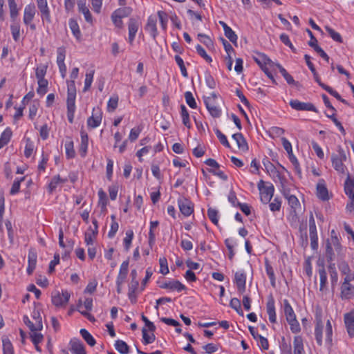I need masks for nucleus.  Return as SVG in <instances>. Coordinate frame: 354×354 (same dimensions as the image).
I'll return each mask as SVG.
<instances>
[{
    "label": "nucleus",
    "mask_w": 354,
    "mask_h": 354,
    "mask_svg": "<svg viewBox=\"0 0 354 354\" xmlns=\"http://www.w3.org/2000/svg\"><path fill=\"white\" fill-rule=\"evenodd\" d=\"M78 74L79 68L77 67L73 68L70 74L71 80L67 81V118L68 122L71 124L73 122L75 112L76 109V87L75 84V80L77 78Z\"/></svg>",
    "instance_id": "1"
},
{
    "label": "nucleus",
    "mask_w": 354,
    "mask_h": 354,
    "mask_svg": "<svg viewBox=\"0 0 354 354\" xmlns=\"http://www.w3.org/2000/svg\"><path fill=\"white\" fill-rule=\"evenodd\" d=\"M346 160V155L342 147H339L337 153H332L331 162L332 166L335 170L339 174H344L346 169L344 162Z\"/></svg>",
    "instance_id": "2"
},
{
    "label": "nucleus",
    "mask_w": 354,
    "mask_h": 354,
    "mask_svg": "<svg viewBox=\"0 0 354 354\" xmlns=\"http://www.w3.org/2000/svg\"><path fill=\"white\" fill-rule=\"evenodd\" d=\"M315 331L314 335L317 344L319 346L323 344V330H324V322L322 319V310L321 308H317L315 310Z\"/></svg>",
    "instance_id": "3"
},
{
    "label": "nucleus",
    "mask_w": 354,
    "mask_h": 354,
    "mask_svg": "<svg viewBox=\"0 0 354 354\" xmlns=\"http://www.w3.org/2000/svg\"><path fill=\"white\" fill-rule=\"evenodd\" d=\"M354 279V276L348 274L344 279V281L341 286L340 297L342 299H350L354 297V286L351 281Z\"/></svg>",
    "instance_id": "4"
},
{
    "label": "nucleus",
    "mask_w": 354,
    "mask_h": 354,
    "mask_svg": "<svg viewBox=\"0 0 354 354\" xmlns=\"http://www.w3.org/2000/svg\"><path fill=\"white\" fill-rule=\"evenodd\" d=\"M258 189L261 193V201L263 203L267 204L271 201L274 192V187L272 183L265 186V182L263 180H259Z\"/></svg>",
    "instance_id": "5"
},
{
    "label": "nucleus",
    "mask_w": 354,
    "mask_h": 354,
    "mask_svg": "<svg viewBox=\"0 0 354 354\" xmlns=\"http://www.w3.org/2000/svg\"><path fill=\"white\" fill-rule=\"evenodd\" d=\"M71 297V294L67 290H62V292L57 291L52 295V303L57 306H64L67 304Z\"/></svg>",
    "instance_id": "6"
},
{
    "label": "nucleus",
    "mask_w": 354,
    "mask_h": 354,
    "mask_svg": "<svg viewBox=\"0 0 354 354\" xmlns=\"http://www.w3.org/2000/svg\"><path fill=\"white\" fill-rule=\"evenodd\" d=\"M102 120V112L99 106L94 107L92 115L87 119V126L89 128L95 129L99 127Z\"/></svg>",
    "instance_id": "7"
},
{
    "label": "nucleus",
    "mask_w": 354,
    "mask_h": 354,
    "mask_svg": "<svg viewBox=\"0 0 354 354\" xmlns=\"http://www.w3.org/2000/svg\"><path fill=\"white\" fill-rule=\"evenodd\" d=\"M290 106L297 111H309L317 113V108L310 102H302L298 100H291L289 102Z\"/></svg>",
    "instance_id": "8"
},
{
    "label": "nucleus",
    "mask_w": 354,
    "mask_h": 354,
    "mask_svg": "<svg viewBox=\"0 0 354 354\" xmlns=\"http://www.w3.org/2000/svg\"><path fill=\"white\" fill-rule=\"evenodd\" d=\"M140 22L135 18H130L128 21V41L132 45L135 39L136 33L138 32L140 28Z\"/></svg>",
    "instance_id": "9"
},
{
    "label": "nucleus",
    "mask_w": 354,
    "mask_h": 354,
    "mask_svg": "<svg viewBox=\"0 0 354 354\" xmlns=\"http://www.w3.org/2000/svg\"><path fill=\"white\" fill-rule=\"evenodd\" d=\"M344 322L350 338L354 337V310L344 314Z\"/></svg>",
    "instance_id": "10"
},
{
    "label": "nucleus",
    "mask_w": 354,
    "mask_h": 354,
    "mask_svg": "<svg viewBox=\"0 0 354 354\" xmlns=\"http://www.w3.org/2000/svg\"><path fill=\"white\" fill-rule=\"evenodd\" d=\"M234 282L236 283L237 290L243 294L246 288V274L243 271H238L234 274Z\"/></svg>",
    "instance_id": "11"
},
{
    "label": "nucleus",
    "mask_w": 354,
    "mask_h": 354,
    "mask_svg": "<svg viewBox=\"0 0 354 354\" xmlns=\"http://www.w3.org/2000/svg\"><path fill=\"white\" fill-rule=\"evenodd\" d=\"M37 5L41 12L42 20H46L49 24L51 23L50 13L47 0H37Z\"/></svg>",
    "instance_id": "12"
},
{
    "label": "nucleus",
    "mask_w": 354,
    "mask_h": 354,
    "mask_svg": "<svg viewBox=\"0 0 354 354\" xmlns=\"http://www.w3.org/2000/svg\"><path fill=\"white\" fill-rule=\"evenodd\" d=\"M69 346L72 354H86L83 343L77 338L71 339Z\"/></svg>",
    "instance_id": "13"
},
{
    "label": "nucleus",
    "mask_w": 354,
    "mask_h": 354,
    "mask_svg": "<svg viewBox=\"0 0 354 354\" xmlns=\"http://www.w3.org/2000/svg\"><path fill=\"white\" fill-rule=\"evenodd\" d=\"M180 212L185 216H189L194 211L192 202L187 198H179L178 201Z\"/></svg>",
    "instance_id": "14"
},
{
    "label": "nucleus",
    "mask_w": 354,
    "mask_h": 354,
    "mask_svg": "<svg viewBox=\"0 0 354 354\" xmlns=\"http://www.w3.org/2000/svg\"><path fill=\"white\" fill-rule=\"evenodd\" d=\"M160 287L163 289L181 292L187 289L186 286L178 280L168 281L162 283Z\"/></svg>",
    "instance_id": "15"
},
{
    "label": "nucleus",
    "mask_w": 354,
    "mask_h": 354,
    "mask_svg": "<svg viewBox=\"0 0 354 354\" xmlns=\"http://www.w3.org/2000/svg\"><path fill=\"white\" fill-rule=\"evenodd\" d=\"M254 60L261 69L268 65L273 66L276 64L266 54L261 53H258L257 56L254 57Z\"/></svg>",
    "instance_id": "16"
},
{
    "label": "nucleus",
    "mask_w": 354,
    "mask_h": 354,
    "mask_svg": "<svg viewBox=\"0 0 354 354\" xmlns=\"http://www.w3.org/2000/svg\"><path fill=\"white\" fill-rule=\"evenodd\" d=\"M36 13V8L34 4L30 3L26 6L24 12L23 21L24 24L28 25L33 20Z\"/></svg>",
    "instance_id": "17"
},
{
    "label": "nucleus",
    "mask_w": 354,
    "mask_h": 354,
    "mask_svg": "<svg viewBox=\"0 0 354 354\" xmlns=\"http://www.w3.org/2000/svg\"><path fill=\"white\" fill-rule=\"evenodd\" d=\"M266 310L268 315L269 321L271 323H275L277 320L274 299L272 295H270L266 304Z\"/></svg>",
    "instance_id": "18"
},
{
    "label": "nucleus",
    "mask_w": 354,
    "mask_h": 354,
    "mask_svg": "<svg viewBox=\"0 0 354 354\" xmlns=\"http://www.w3.org/2000/svg\"><path fill=\"white\" fill-rule=\"evenodd\" d=\"M204 103L210 115L214 118H219L221 115V110L214 105V102H210V97L204 98Z\"/></svg>",
    "instance_id": "19"
},
{
    "label": "nucleus",
    "mask_w": 354,
    "mask_h": 354,
    "mask_svg": "<svg viewBox=\"0 0 354 354\" xmlns=\"http://www.w3.org/2000/svg\"><path fill=\"white\" fill-rule=\"evenodd\" d=\"M81 143L80 145L79 152L82 157H85L87 153L88 145V136L87 133L83 129L80 131Z\"/></svg>",
    "instance_id": "20"
},
{
    "label": "nucleus",
    "mask_w": 354,
    "mask_h": 354,
    "mask_svg": "<svg viewBox=\"0 0 354 354\" xmlns=\"http://www.w3.org/2000/svg\"><path fill=\"white\" fill-rule=\"evenodd\" d=\"M318 273L320 279L319 290L324 292L327 290V274L323 263L319 264Z\"/></svg>",
    "instance_id": "21"
},
{
    "label": "nucleus",
    "mask_w": 354,
    "mask_h": 354,
    "mask_svg": "<svg viewBox=\"0 0 354 354\" xmlns=\"http://www.w3.org/2000/svg\"><path fill=\"white\" fill-rule=\"evenodd\" d=\"M157 19L155 16H149L147 19L145 29L149 32L151 35L155 39L158 35V30L156 27Z\"/></svg>",
    "instance_id": "22"
},
{
    "label": "nucleus",
    "mask_w": 354,
    "mask_h": 354,
    "mask_svg": "<svg viewBox=\"0 0 354 354\" xmlns=\"http://www.w3.org/2000/svg\"><path fill=\"white\" fill-rule=\"evenodd\" d=\"M317 196L322 201H327L329 198L328 192L324 180H320L317 185Z\"/></svg>",
    "instance_id": "23"
},
{
    "label": "nucleus",
    "mask_w": 354,
    "mask_h": 354,
    "mask_svg": "<svg viewBox=\"0 0 354 354\" xmlns=\"http://www.w3.org/2000/svg\"><path fill=\"white\" fill-rule=\"evenodd\" d=\"M37 253L32 250H30L28 254V267H27V274L28 275H31L35 269L36 263H37Z\"/></svg>",
    "instance_id": "24"
},
{
    "label": "nucleus",
    "mask_w": 354,
    "mask_h": 354,
    "mask_svg": "<svg viewBox=\"0 0 354 354\" xmlns=\"http://www.w3.org/2000/svg\"><path fill=\"white\" fill-rule=\"evenodd\" d=\"M232 138L236 141L239 150L243 152H245L248 150V143L241 133H236L233 134Z\"/></svg>",
    "instance_id": "25"
},
{
    "label": "nucleus",
    "mask_w": 354,
    "mask_h": 354,
    "mask_svg": "<svg viewBox=\"0 0 354 354\" xmlns=\"http://www.w3.org/2000/svg\"><path fill=\"white\" fill-rule=\"evenodd\" d=\"M129 271V261H124L120 266L119 274L117 277L119 283H124Z\"/></svg>",
    "instance_id": "26"
},
{
    "label": "nucleus",
    "mask_w": 354,
    "mask_h": 354,
    "mask_svg": "<svg viewBox=\"0 0 354 354\" xmlns=\"http://www.w3.org/2000/svg\"><path fill=\"white\" fill-rule=\"evenodd\" d=\"M79 12H82L87 22L92 21L91 14L86 5V0H80L77 2Z\"/></svg>",
    "instance_id": "27"
},
{
    "label": "nucleus",
    "mask_w": 354,
    "mask_h": 354,
    "mask_svg": "<svg viewBox=\"0 0 354 354\" xmlns=\"http://www.w3.org/2000/svg\"><path fill=\"white\" fill-rule=\"evenodd\" d=\"M293 354H306L303 339L301 336H295L293 340Z\"/></svg>",
    "instance_id": "28"
},
{
    "label": "nucleus",
    "mask_w": 354,
    "mask_h": 354,
    "mask_svg": "<svg viewBox=\"0 0 354 354\" xmlns=\"http://www.w3.org/2000/svg\"><path fill=\"white\" fill-rule=\"evenodd\" d=\"M10 30L12 38L15 41H18L20 38V24L18 19L11 21Z\"/></svg>",
    "instance_id": "29"
},
{
    "label": "nucleus",
    "mask_w": 354,
    "mask_h": 354,
    "mask_svg": "<svg viewBox=\"0 0 354 354\" xmlns=\"http://www.w3.org/2000/svg\"><path fill=\"white\" fill-rule=\"evenodd\" d=\"M68 26L73 35L77 40H80L81 39L82 34L77 21L74 19H70L68 21Z\"/></svg>",
    "instance_id": "30"
},
{
    "label": "nucleus",
    "mask_w": 354,
    "mask_h": 354,
    "mask_svg": "<svg viewBox=\"0 0 354 354\" xmlns=\"http://www.w3.org/2000/svg\"><path fill=\"white\" fill-rule=\"evenodd\" d=\"M325 342L328 346H332L333 344V328L330 319H328L326 323L325 326Z\"/></svg>",
    "instance_id": "31"
},
{
    "label": "nucleus",
    "mask_w": 354,
    "mask_h": 354,
    "mask_svg": "<svg viewBox=\"0 0 354 354\" xmlns=\"http://www.w3.org/2000/svg\"><path fill=\"white\" fill-rule=\"evenodd\" d=\"M158 225L159 222L158 221L150 222V228L149 232V245L151 248L155 244L156 234L154 233V230L158 226Z\"/></svg>",
    "instance_id": "32"
},
{
    "label": "nucleus",
    "mask_w": 354,
    "mask_h": 354,
    "mask_svg": "<svg viewBox=\"0 0 354 354\" xmlns=\"http://www.w3.org/2000/svg\"><path fill=\"white\" fill-rule=\"evenodd\" d=\"M284 314L287 322L296 318L295 312L287 299L283 301Z\"/></svg>",
    "instance_id": "33"
},
{
    "label": "nucleus",
    "mask_w": 354,
    "mask_h": 354,
    "mask_svg": "<svg viewBox=\"0 0 354 354\" xmlns=\"http://www.w3.org/2000/svg\"><path fill=\"white\" fill-rule=\"evenodd\" d=\"M132 12V9L130 7H125L124 6L122 8H120L116 9L113 13H114V17L118 18H124L129 16Z\"/></svg>",
    "instance_id": "34"
},
{
    "label": "nucleus",
    "mask_w": 354,
    "mask_h": 354,
    "mask_svg": "<svg viewBox=\"0 0 354 354\" xmlns=\"http://www.w3.org/2000/svg\"><path fill=\"white\" fill-rule=\"evenodd\" d=\"M11 21L17 19L19 10L15 0H8Z\"/></svg>",
    "instance_id": "35"
},
{
    "label": "nucleus",
    "mask_w": 354,
    "mask_h": 354,
    "mask_svg": "<svg viewBox=\"0 0 354 354\" xmlns=\"http://www.w3.org/2000/svg\"><path fill=\"white\" fill-rule=\"evenodd\" d=\"M180 115L182 117L183 124L188 129H189L191 127L189 114L186 106L184 104L180 105Z\"/></svg>",
    "instance_id": "36"
},
{
    "label": "nucleus",
    "mask_w": 354,
    "mask_h": 354,
    "mask_svg": "<svg viewBox=\"0 0 354 354\" xmlns=\"http://www.w3.org/2000/svg\"><path fill=\"white\" fill-rule=\"evenodd\" d=\"M65 182H66V179H62L59 175H56L53 176L50 183L48 184V192L50 193H53V192L56 189L59 183H64Z\"/></svg>",
    "instance_id": "37"
},
{
    "label": "nucleus",
    "mask_w": 354,
    "mask_h": 354,
    "mask_svg": "<svg viewBox=\"0 0 354 354\" xmlns=\"http://www.w3.org/2000/svg\"><path fill=\"white\" fill-rule=\"evenodd\" d=\"M115 348L121 354H128L129 353V346L123 340L118 339L115 341Z\"/></svg>",
    "instance_id": "38"
},
{
    "label": "nucleus",
    "mask_w": 354,
    "mask_h": 354,
    "mask_svg": "<svg viewBox=\"0 0 354 354\" xmlns=\"http://www.w3.org/2000/svg\"><path fill=\"white\" fill-rule=\"evenodd\" d=\"M275 66L277 67L281 75L284 77L288 84H295V81L294 80L293 77L280 64H276Z\"/></svg>",
    "instance_id": "39"
},
{
    "label": "nucleus",
    "mask_w": 354,
    "mask_h": 354,
    "mask_svg": "<svg viewBox=\"0 0 354 354\" xmlns=\"http://www.w3.org/2000/svg\"><path fill=\"white\" fill-rule=\"evenodd\" d=\"M80 333L89 346H93L95 344L96 342L95 339L87 330L82 328Z\"/></svg>",
    "instance_id": "40"
},
{
    "label": "nucleus",
    "mask_w": 354,
    "mask_h": 354,
    "mask_svg": "<svg viewBox=\"0 0 354 354\" xmlns=\"http://www.w3.org/2000/svg\"><path fill=\"white\" fill-rule=\"evenodd\" d=\"M133 231L132 230H128L125 233V237L123 240L124 247L126 251H129L132 240L133 239Z\"/></svg>",
    "instance_id": "41"
},
{
    "label": "nucleus",
    "mask_w": 354,
    "mask_h": 354,
    "mask_svg": "<svg viewBox=\"0 0 354 354\" xmlns=\"http://www.w3.org/2000/svg\"><path fill=\"white\" fill-rule=\"evenodd\" d=\"M66 156L68 159L73 158L75 156V151L74 150V144L72 140L68 141L64 145Z\"/></svg>",
    "instance_id": "42"
},
{
    "label": "nucleus",
    "mask_w": 354,
    "mask_h": 354,
    "mask_svg": "<svg viewBox=\"0 0 354 354\" xmlns=\"http://www.w3.org/2000/svg\"><path fill=\"white\" fill-rule=\"evenodd\" d=\"M142 343L145 345L149 344L155 341L156 337L153 334V332H151L152 333L151 335L148 334L147 329L145 328H143L142 330Z\"/></svg>",
    "instance_id": "43"
},
{
    "label": "nucleus",
    "mask_w": 354,
    "mask_h": 354,
    "mask_svg": "<svg viewBox=\"0 0 354 354\" xmlns=\"http://www.w3.org/2000/svg\"><path fill=\"white\" fill-rule=\"evenodd\" d=\"M309 236L311 248L313 250H315L318 248V236L317 229L309 230Z\"/></svg>",
    "instance_id": "44"
},
{
    "label": "nucleus",
    "mask_w": 354,
    "mask_h": 354,
    "mask_svg": "<svg viewBox=\"0 0 354 354\" xmlns=\"http://www.w3.org/2000/svg\"><path fill=\"white\" fill-rule=\"evenodd\" d=\"M266 271L270 280L272 286L274 288L276 286V279L274 269L268 262L266 263Z\"/></svg>",
    "instance_id": "45"
},
{
    "label": "nucleus",
    "mask_w": 354,
    "mask_h": 354,
    "mask_svg": "<svg viewBox=\"0 0 354 354\" xmlns=\"http://www.w3.org/2000/svg\"><path fill=\"white\" fill-rule=\"evenodd\" d=\"M354 191V179L349 175L347 176L344 183V192L346 195L351 194Z\"/></svg>",
    "instance_id": "46"
},
{
    "label": "nucleus",
    "mask_w": 354,
    "mask_h": 354,
    "mask_svg": "<svg viewBox=\"0 0 354 354\" xmlns=\"http://www.w3.org/2000/svg\"><path fill=\"white\" fill-rule=\"evenodd\" d=\"M174 59H175L176 64H178V66L180 68L182 75L184 77H187L188 73H187V71L185 67V63L183 62V59L179 55H175Z\"/></svg>",
    "instance_id": "47"
},
{
    "label": "nucleus",
    "mask_w": 354,
    "mask_h": 354,
    "mask_svg": "<svg viewBox=\"0 0 354 354\" xmlns=\"http://www.w3.org/2000/svg\"><path fill=\"white\" fill-rule=\"evenodd\" d=\"M218 212L214 208L209 207L207 209V216L209 220L216 225L218 224Z\"/></svg>",
    "instance_id": "48"
},
{
    "label": "nucleus",
    "mask_w": 354,
    "mask_h": 354,
    "mask_svg": "<svg viewBox=\"0 0 354 354\" xmlns=\"http://www.w3.org/2000/svg\"><path fill=\"white\" fill-rule=\"evenodd\" d=\"M262 162H263V166L265 167V169H266V171L268 174H276V173H277V168L270 161V160L267 157L263 158Z\"/></svg>",
    "instance_id": "49"
},
{
    "label": "nucleus",
    "mask_w": 354,
    "mask_h": 354,
    "mask_svg": "<svg viewBox=\"0 0 354 354\" xmlns=\"http://www.w3.org/2000/svg\"><path fill=\"white\" fill-rule=\"evenodd\" d=\"M38 88L37 89V92L40 95H44L47 92V86H48V81L44 80H37Z\"/></svg>",
    "instance_id": "50"
},
{
    "label": "nucleus",
    "mask_w": 354,
    "mask_h": 354,
    "mask_svg": "<svg viewBox=\"0 0 354 354\" xmlns=\"http://www.w3.org/2000/svg\"><path fill=\"white\" fill-rule=\"evenodd\" d=\"M230 306L232 308L234 309L239 315L243 316V313L241 309V301L239 299L234 297L230 301Z\"/></svg>",
    "instance_id": "51"
},
{
    "label": "nucleus",
    "mask_w": 354,
    "mask_h": 354,
    "mask_svg": "<svg viewBox=\"0 0 354 354\" xmlns=\"http://www.w3.org/2000/svg\"><path fill=\"white\" fill-rule=\"evenodd\" d=\"M32 318L35 321V327H37L38 330H41L43 328V325H42V319H41L39 311L37 310H34L32 312Z\"/></svg>",
    "instance_id": "52"
},
{
    "label": "nucleus",
    "mask_w": 354,
    "mask_h": 354,
    "mask_svg": "<svg viewBox=\"0 0 354 354\" xmlns=\"http://www.w3.org/2000/svg\"><path fill=\"white\" fill-rule=\"evenodd\" d=\"M325 29L327 32L329 34L330 37L335 41L339 43H342V38L339 33L335 31L332 28L326 26H325Z\"/></svg>",
    "instance_id": "53"
},
{
    "label": "nucleus",
    "mask_w": 354,
    "mask_h": 354,
    "mask_svg": "<svg viewBox=\"0 0 354 354\" xmlns=\"http://www.w3.org/2000/svg\"><path fill=\"white\" fill-rule=\"evenodd\" d=\"M214 132H215L218 139L219 140V141L221 142V143L223 145H224L227 148L231 147V146L227 139V137L218 129H217V128L215 129Z\"/></svg>",
    "instance_id": "54"
},
{
    "label": "nucleus",
    "mask_w": 354,
    "mask_h": 354,
    "mask_svg": "<svg viewBox=\"0 0 354 354\" xmlns=\"http://www.w3.org/2000/svg\"><path fill=\"white\" fill-rule=\"evenodd\" d=\"M12 132L10 127H7L1 134L0 140L4 144H8L12 137Z\"/></svg>",
    "instance_id": "55"
},
{
    "label": "nucleus",
    "mask_w": 354,
    "mask_h": 354,
    "mask_svg": "<svg viewBox=\"0 0 354 354\" xmlns=\"http://www.w3.org/2000/svg\"><path fill=\"white\" fill-rule=\"evenodd\" d=\"M25 180V177H22L20 179H15L12 183V187L10 191V194L11 195H15L19 192L20 190V185L22 181Z\"/></svg>",
    "instance_id": "56"
},
{
    "label": "nucleus",
    "mask_w": 354,
    "mask_h": 354,
    "mask_svg": "<svg viewBox=\"0 0 354 354\" xmlns=\"http://www.w3.org/2000/svg\"><path fill=\"white\" fill-rule=\"evenodd\" d=\"M185 98L187 104L190 108L196 109L197 107L196 100L190 91H186L185 93Z\"/></svg>",
    "instance_id": "57"
},
{
    "label": "nucleus",
    "mask_w": 354,
    "mask_h": 354,
    "mask_svg": "<svg viewBox=\"0 0 354 354\" xmlns=\"http://www.w3.org/2000/svg\"><path fill=\"white\" fill-rule=\"evenodd\" d=\"M197 53L202 57L207 62L210 63L212 62V59L209 56L205 50L199 44L196 46Z\"/></svg>",
    "instance_id": "58"
},
{
    "label": "nucleus",
    "mask_w": 354,
    "mask_h": 354,
    "mask_svg": "<svg viewBox=\"0 0 354 354\" xmlns=\"http://www.w3.org/2000/svg\"><path fill=\"white\" fill-rule=\"evenodd\" d=\"M287 201L288 205H290L291 209H293V212L295 213L297 208L300 207V203L298 198L295 195H292L290 196L288 198H287Z\"/></svg>",
    "instance_id": "59"
},
{
    "label": "nucleus",
    "mask_w": 354,
    "mask_h": 354,
    "mask_svg": "<svg viewBox=\"0 0 354 354\" xmlns=\"http://www.w3.org/2000/svg\"><path fill=\"white\" fill-rule=\"evenodd\" d=\"M158 18H159V20H160V24H161V26H162V29L163 30H166V28H167V21H168L167 14L165 12H164V11L159 10L158 12Z\"/></svg>",
    "instance_id": "60"
},
{
    "label": "nucleus",
    "mask_w": 354,
    "mask_h": 354,
    "mask_svg": "<svg viewBox=\"0 0 354 354\" xmlns=\"http://www.w3.org/2000/svg\"><path fill=\"white\" fill-rule=\"evenodd\" d=\"M94 75V71H91L90 73L86 74V78L84 82V91L88 90L93 82Z\"/></svg>",
    "instance_id": "61"
},
{
    "label": "nucleus",
    "mask_w": 354,
    "mask_h": 354,
    "mask_svg": "<svg viewBox=\"0 0 354 354\" xmlns=\"http://www.w3.org/2000/svg\"><path fill=\"white\" fill-rule=\"evenodd\" d=\"M46 71L47 66L45 65L40 66L36 68L35 76L37 80L45 79L44 77L46 75Z\"/></svg>",
    "instance_id": "62"
},
{
    "label": "nucleus",
    "mask_w": 354,
    "mask_h": 354,
    "mask_svg": "<svg viewBox=\"0 0 354 354\" xmlns=\"http://www.w3.org/2000/svg\"><path fill=\"white\" fill-rule=\"evenodd\" d=\"M118 97H111L107 103V111L109 112L114 111L118 106Z\"/></svg>",
    "instance_id": "63"
},
{
    "label": "nucleus",
    "mask_w": 354,
    "mask_h": 354,
    "mask_svg": "<svg viewBox=\"0 0 354 354\" xmlns=\"http://www.w3.org/2000/svg\"><path fill=\"white\" fill-rule=\"evenodd\" d=\"M224 33H225V37L233 44H236V41H237V35H236V33L234 32V31H233V30L230 28H228L227 30H225V31H224Z\"/></svg>",
    "instance_id": "64"
}]
</instances>
